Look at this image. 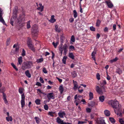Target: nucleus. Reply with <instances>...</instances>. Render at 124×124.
I'll return each mask as SVG.
<instances>
[{
  "label": "nucleus",
  "mask_w": 124,
  "mask_h": 124,
  "mask_svg": "<svg viewBox=\"0 0 124 124\" xmlns=\"http://www.w3.org/2000/svg\"><path fill=\"white\" fill-rule=\"evenodd\" d=\"M108 103L114 109V111L116 114L117 115H119L120 116L122 115V113L121 112L122 109L121 108V106L119 104L116 100H111L108 101Z\"/></svg>",
  "instance_id": "obj_1"
},
{
  "label": "nucleus",
  "mask_w": 124,
  "mask_h": 124,
  "mask_svg": "<svg viewBox=\"0 0 124 124\" xmlns=\"http://www.w3.org/2000/svg\"><path fill=\"white\" fill-rule=\"evenodd\" d=\"M38 92L40 93L43 94L45 95H46L48 99L50 101L51 99H55V95L53 93H46L42 92L41 90L39 89H37Z\"/></svg>",
  "instance_id": "obj_2"
},
{
  "label": "nucleus",
  "mask_w": 124,
  "mask_h": 124,
  "mask_svg": "<svg viewBox=\"0 0 124 124\" xmlns=\"http://www.w3.org/2000/svg\"><path fill=\"white\" fill-rule=\"evenodd\" d=\"M27 43L29 48L31 49L33 52H35V50L34 46L32 44V40L31 38L29 37L28 38Z\"/></svg>",
  "instance_id": "obj_3"
},
{
  "label": "nucleus",
  "mask_w": 124,
  "mask_h": 124,
  "mask_svg": "<svg viewBox=\"0 0 124 124\" xmlns=\"http://www.w3.org/2000/svg\"><path fill=\"white\" fill-rule=\"evenodd\" d=\"M32 64V63L31 61L24 62L22 66V68L23 70H24L26 69L30 68Z\"/></svg>",
  "instance_id": "obj_4"
},
{
  "label": "nucleus",
  "mask_w": 124,
  "mask_h": 124,
  "mask_svg": "<svg viewBox=\"0 0 124 124\" xmlns=\"http://www.w3.org/2000/svg\"><path fill=\"white\" fill-rule=\"evenodd\" d=\"M31 31L32 34L35 36L38 35L39 32V30L37 25L35 24L32 26L31 29Z\"/></svg>",
  "instance_id": "obj_5"
},
{
  "label": "nucleus",
  "mask_w": 124,
  "mask_h": 124,
  "mask_svg": "<svg viewBox=\"0 0 124 124\" xmlns=\"http://www.w3.org/2000/svg\"><path fill=\"white\" fill-rule=\"evenodd\" d=\"M96 91L99 94H103V91H105V87L104 86H101V87L97 85L96 86Z\"/></svg>",
  "instance_id": "obj_6"
},
{
  "label": "nucleus",
  "mask_w": 124,
  "mask_h": 124,
  "mask_svg": "<svg viewBox=\"0 0 124 124\" xmlns=\"http://www.w3.org/2000/svg\"><path fill=\"white\" fill-rule=\"evenodd\" d=\"M97 124H106L104 120L101 118H98L96 120Z\"/></svg>",
  "instance_id": "obj_7"
},
{
  "label": "nucleus",
  "mask_w": 124,
  "mask_h": 124,
  "mask_svg": "<svg viewBox=\"0 0 124 124\" xmlns=\"http://www.w3.org/2000/svg\"><path fill=\"white\" fill-rule=\"evenodd\" d=\"M62 46L63 51L64 50L63 54L65 55L68 51L67 49L68 48V46L66 44H64V45L62 44Z\"/></svg>",
  "instance_id": "obj_8"
},
{
  "label": "nucleus",
  "mask_w": 124,
  "mask_h": 124,
  "mask_svg": "<svg viewBox=\"0 0 124 124\" xmlns=\"http://www.w3.org/2000/svg\"><path fill=\"white\" fill-rule=\"evenodd\" d=\"M96 105H97V104H96ZM88 106L89 107H95L96 105V104L95 102L93 101H91L90 102V103H89Z\"/></svg>",
  "instance_id": "obj_9"
},
{
  "label": "nucleus",
  "mask_w": 124,
  "mask_h": 124,
  "mask_svg": "<svg viewBox=\"0 0 124 124\" xmlns=\"http://www.w3.org/2000/svg\"><path fill=\"white\" fill-rule=\"evenodd\" d=\"M96 53L95 51H93V52L91 54V56H92V59L94 60L95 61H96L95 54Z\"/></svg>",
  "instance_id": "obj_10"
},
{
  "label": "nucleus",
  "mask_w": 124,
  "mask_h": 124,
  "mask_svg": "<svg viewBox=\"0 0 124 124\" xmlns=\"http://www.w3.org/2000/svg\"><path fill=\"white\" fill-rule=\"evenodd\" d=\"M56 120V122L58 124H62L64 123L63 120H61V119L59 117H57Z\"/></svg>",
  "instance_id": "obj_11"
},
{
  "label": "nucleus",
  "mask_w": 124,
  "mask_h": 124,
  "mask_svg": "<svg viewBox=\"0 0 124 124\" xmlns=\"http://www.w3.org/2000/svg\"><path fill=\"white\" fill-rule=\"evenodd\" d=\"M58 115L60 117L63 118L64 116H65L66 114L64 112H59L58 113Z\"/></svg>",
  "instance_id": "obj_12"
},
{
  "label": "nucleus",
  "mask_w": 124,
  "mask_h": 124,
  "mask_svg": "<svg viewBox=\"0 0 124 124\" xmlns=\"http://www.w3.org/2000/svg\"><path fill=\"white\" fill-rule=\"evenodd\" d=\"M25 15L23 13V14L21 15L20 16V19L21 21H24L25 19Z\"/></svg>",
  "instance_id": "obj_13"
},
{
  "label": "nucleus",
  "mask_w": 124,
  "mask_h": 124,
  "mask_svg": "<svg viewBox=\"0 0 124 124\" xmlns=\"http://www.w3.org/2000/svg\"><path fill=\"white\" fill-rule=\"evenodd\" d=\"M59 89L60 93L61 94H62L64 90V88L62 85H60V86L59 87Z\"/></svg>",
  "instance_id": "obj_14"
},
{
  "label": "nucleus",
  "mask_w": 124,
  "mask_h": 124,
  "mask_svg": "<svg viewBox=\"0 0 124 124\" xmlns=\"http://www.w3.org/2000/svg\"><path fill=\"white\" fill-rule=\"evenodd\" d=\"M55 30L58 32H59L61 31V29H60V27H59L58 26L56 25L55 26Z\"/></svg>",
  "instance_id": "obj_15"
},
{
  "label": "nucleus",
  "mask_w": 124,
  "mask_h": 124,
  "mask_svg": "<svg viewBox=\"0 0 124 124\" xmlns=\"http://www.w3.org/2000/svg\"><path fill=\"white\" fill-rule=\"evenodd\" d=\"M25 74L26 76L29 78H30L31 77V75L29 72V70H27L25 72Z\"/></svg>",
  "instance_id": "obj_16"
},
{
  "label": "nucleus",
  "mask_w": 124,
  "mask_h": 124,
  "mask_svg": "<svg viewBox=\"0 0 124 124\" xmlns=\"http://www.w3.org/2000/svg\"><path fill=\"white\" fill-rule=\"evenodd\" d=\"M69 57L72 59V60H74L75 59V56L73 55V53H70L69 54Z\"/></svg>",
  "instance_id": "obj_17"
},
{
  "label": "nucleus",
  "mask_w": 124,
  "mask_h": 124,
  "mask_svg": "<svg viewBox=\"0 0 124 124\" xmlns=\"http://www.w3.org/2000/svg\"><path fill=\"white\" fill-rule=\"evenodd\" d=\"M106 3H107L108 6L109 8H111L113 7V5L112 3L110 2H108V1H106Z\"/></svg>",
  "instance_id": "obj_18"
},
{
  "label": "nucleus",
  "mask_w": 124,
  "mask_h": 124,
  "mask_svg": "<svg viewBox=\"0 0 124 124\" xmlns=\"http://www.w3.org/2000/svg\"><path fill=\"white\" fill-rule=\"evenodd\" d=\"M71 75L73 78L76 77L77 76V73L75 71H74L71 73Z\"/></svg>",
  "instance_id": "obj_19"
},
{
  "label": "nucleus",
  "mask_w": 124,
  "mask_h": 124,
  "mask_svg": "<svg viewBox=\"0 0 124 124\" xmlns=\"http://www.w3.org/2000/svg\"><path fill=\"white\" fill-rule=\"evenodd\" d=\"M0 22L2 23L4 25H6L5 22L2 17V16H0Z\"/></svg>",
  "instance_id": "obj_20"
},
{
  "label": "nucleus",
  "mask_w": 124,
  "mask_h": 124,
  "mask_svg": "<svg viewBox=\"0 0 124 124\" xmlns=\"http://www.w3.org/2000/svg\"><path fill=\"white\" fill-rule=\"evenodd\" d=\"M3 98L5 102V103H7L8 102V101L6 99L7 96L5 93H3Z\"/></svg>",
  "instance_id": "obj_21"
},
{
  "label": "nucleus",
  "mask_w": 124,
  "mask_h": 124,
  "mask_svg": "<svg viewBox=\"0 0 124 124\" xmlns=\"http://www.w3.org/2000/svg\"><path fill=\"white\" fill-rule=\"evenodd\" d=\"M18 61L19 64L20 65H21L22 64L23 60L22 57L21 56L20 57L18 58Z\"/></svg>",
  "instance_id": "obj_22"
},
{
  "label": "nucleus",
  "mask_w": 124,
  "mask_h": 124,
  "mask_svg": "<svg viewBox=\"0 0 124 124\" xmlns=\"http://www.w3.org/2000/svg\"><path fill=\"white\" fill-rule=\"evenodd\" d=\"M104 113L105 115L107 116H109L110 115V112L107 110H105L104 111Z\"/></svg>",
  "instance_id": "obj_23"
},
{
  "label": "nucleus",
  "mask_w": 124,
  "mask_h": 124,
  "mask_svg": "<svg viewBox=\"0 0 124 124\" xmlns=\"http://www.w3.org/2000/svg\"><path fill=\"white\" fill-rule=\"evenodd\" d=\"M54 15L51 16V19L50 20V22L53 23H54L56 21L55 19L54 18Z\"/></svg>",
  "instance_id": "obj_24"
},
{
  "label": "nucleus",
  "mask_w": 124,
  "mask_h": 124,
  "mask_svg": "<svg viewBox=\"0 0 124 124\" xmlns=\"http://www.w3.org/2000/svg\"><path fill=\"white\" fill-rule=\"evenodd\" d=\"M89 100H91L93 98V93L91 92H90L89 93Z\"/></svg>",
  "instance_id": "obj_25"
},
{
  "label": "nucleus",
  "mask_w": 124,
  "mask_h": 124,
  "mask_svg": "<svg viewBox=\"0 0 124 124\" xmlns=\"http://www.w3.org/2000/svg\"><path fill=\"white\" fill-rule=\"evenodd\" d=\"M100 100L101 102H103L104 101L105 99V97L103 95L99 97Z\"/></svg>",
  "instance_id": "obj_26"
},
{
  "label": "nucleus",
  "mask_w": 124,
  "mask_h": 124,
  "mask_svg": "<svg viewBox=\"0 0 124 124\" xmlns=\"http://www.w3.org/2000/svg\"><path fill=\"white\" fill-rule=\"evenodd\" d=\"M34 118L36 120V123L39 124L40 121V119L37 117H35Z\"/></svg>",
  "instance_id": "obj_27"
},
{
  "label": "nucleus",
  "mask_w": 124,
  "mask_h": 124,
  "mask_svg": "<svg viewBox=\"0 0 124 124\" xmlns=\"http://www.w3.org/2000/svg\"><path fill=\"white\" fill-rule=\"evenodd\" d=\"M6 119L7 121L8 122L9 121H12V118L11 116H8L6 117Z\"/></svg>",
  "instance_id": "obj_28"
},
{
  "label": "nucleus",
  "mask_w": 124,
  "mask_h": 124,
  "mask_svg": "<svg viewBox=\"0 0 124 124\" xmlns=\"http://www.w3.org/2000/svg\"><path fill=\"white\" fill-rule=\"evenodd\" d=\"M67 58V57L66 56H64L63 57V58L62 59V63L64 64H65L66 63V60Z\"/></svg>",
  "instance_id": "obj_29"
},
{
  "label": "nucleus",
  "mask_w": 124,
  "mask_h": 124,
  "mask_svg": "<svg viewBox=\"0 0 124 124\" xmlns=\"http://www.w3.org/2000/svg\"><path fill=\"white\" fill-rule=\"evenodd\" d=\"M73 14L74 17V18H76L78 16V13L76 10H74L73 11Z\"/></svg>",
  "instance_id": "obj_30"
},
{
  "label": "nucleus",
  "mask_w": 124,
  "mask_h": 124,
  "mask_svg": "<svg viewBox=\"0 0 124 124\" xmlns=\"http://www.w3.org/2000/svg\"><path fill=\"white\" fill-rule=\"evenodd\" d=\"M21 108H23L25 105V100H21Z\"/></svg>",
  "instance_id": "obj_31"
},
{
  "label": "nucleus",
  "mask_w": 124,
  "mask_h": 124,
  "mask_svg": "<svg viewBox=\"0 0 124 124\" xmlns=\"http://www.w3.org/2000/svg\"><path fill=\"white\" fill-rule=\"evenodd\" d=\"M116 72L119 74H120L122 73V70L118 68L116 69Z\"/></svg>",
  "instance_id": "obj_32"
},
{
  "label": "nucleus",
  "mask_w": 124,
  "mask_h": 124,
  "mask_svg": "<svg viewBox=\"0 0 124 124\" xmlns=\"http://www.w3.org/2000/svg\"><path fill=\"white\" fill-rule=\"evenodd\" d=\"M40 100L39 99H37L35 101V103L37 105H40L41 104L40 103Z\"/></svg>",
  "instance_id": "obj_33"
},
{
  "label": "nucleus",
  "mask_w": 124,
  "mask_h": 124,
  "mask_svg": "<svg viewBox=\"0 0 124 124\" xmlns=\"http://www.w3.org/2000/svg\"><path fill=\"white\" fill-rule=\"evenodd\" d=\"M74 87H73V89H76L78 88V85L77 83V82H76V83H75L73 84Z\"/></svg>",
  "instance_id": "obj_34"
},
{
  "label": "nucleus",
  "mask_w": 124,
  "mask_h": 124,
  "mask_svg": "<svg viewBox=\"0 0 124 124\" xmlns=\"http://www.w3.org/2000/svg\"><path fill=\"white\" fill-rule=\"evenodd\" d=\"M43 58H41L37 59L36 62L38 63H39L43 62Z\"/></svg>",
  "instance_id": "obj_35"
},
{
  "label": "nucleus",
  "mask_w": 124,
  "mask_h": 124,
  "mask_svg": "<svg viewBox=\"0 0 124 124\" xmlns=\"http://www.w3.org/2000/svg\"><path fill=\"white\" fill-rule=\"evenodd\" d=\"M55 112H49L48 113V115L52 117H54V114L55 113Z\"/></svg>",
  "instance_id": "obj_36"
},
{
  "label": "nucleus",
  "mask_w": 124,
  "mask_h": 124,
  "mask_svg": "<svg viewBox=\"0 0 124 124\" xmlns=\"http://www.w3.org/2000/svg\"><path fill=\"white\" fill-rule=\"evenodd\" d=\"M107 83L105 80L103 81L102 83H101V85H100V86H104V85H105Z\"/></svg>",
  "instance_id": "obj_37"
},
{
  "label": "nucleus",
  "mask_w": 124,
  "mask_h": 124,
  "mask_svg": "<svg viewBox=\"0 0 124 124\" xmlns=\"http://www.w3.org/2000/svg\"><path fill=\"white\" fill-rule=\"evenodd\" d=\"M62 48V44L61 45L60 47L59 48V50L60 51V54H61V56L62 55V54L63 50Z\"/></svg>",
  "instance_id": "obj_38"
},
{
  "label": "nucleus",
  "mask_w": 124,
  "mask_h": 124,
  "mask_svg": "<svg viewBox=\"0 0 124 124\" xmlns=\"http://www.w3.org/2000/svg\"><path fill=\"white\" fill-rule=\"evenodd\" d=\"M5 90V88L4 87H2L1 88H0V92L1 93H4V92Z\"/></svg>",
  "instance_id": "obj_39"
},
{
  "label": "nucleus",
  "mask_w": 124,
  "mask_h": 124,
  "mask_svg": "<svg viewBox=\"0 0 124 124\" xmlns=\"http://www.w3.org/2000/svg\"><path fill=\"white\" fill-rule=\"evenodd\" d=\"M11 65L16 71H17L18 70V69L16 67V65L13 63H11Z\"/></svg>",
  "instance_id": "obj_40"
},
{
  "label": "nucleus",
  "mask_w": 124,
  "mask_h": 124,
  "mask_svg": "<svg viewBox=\"0 0 124 124\" xmlns=\"http://www.w3.org/2000/svg\"><path fill=\"white\" fill-rule=\"evenodd\" d=\"M118 60V58L117 57H116L115 58L113 59L110 61V62L111 63H112L114 62H116Z\"/></svg>",
  "instance_id": "obj_41"
},
{
  "label": "nucleus",
  "mask_w": 124,
  "mask_h": 124,
  "mask_svg": "<svg viewBox=\"0 0 124 124\" xmlns=\"http://www.w3.org/2000/svg\"><path fill=\"white\" fill-rule=\"evenodd\" d=\"M109 119L110 122L113 123H114L115 122L116 120L114 119L112 117L109 118Z\"/></svg>",
  "instance_id": "obj_42"
},
{
  "label": "nucleus",
  "mask_w": 124,
  "mask_h": 124,
  "mask_svg": "<svg viewBox=\"0 0 124 124\" xmlns=\"http://www.w3.org/2000/svg\"><path fill=\"white\" fill-rule=\"evenodd\" d=\"M101 23V21L99 19L97 20L96 23V26L97 27H99Z\"/></svg>",
  "instance_id": "obj_43"
},
{
  "label": "nucleus",
  "mask_w": 124,
  "mask_h": 124,
  "mask_svg": "<svg viewBox=\"0 0 124 124\" xmlns=\"http://www.w3.org/2000/svg\"><path fill=\"white\" fill-rule=\"evenodd\" d=\"M23 89L22 88H20L19 89V92L21 94H22L23 93Z\"/></svg>",
  "instance_id": "obj_44"
},
{
  "label": "nucleus",
  "mask_w": 124,
  "mask_h": 124,
  "mask_svg": "<svg viewBox=\"0 0 124 124\" xmlns=\"http://www.w3.org/2000/svg\"><path fill=\"white\" fill-rule=\"evenodd\" d=\"M10 39L9 38L7 39L6 43L7 46H8L9 44L10 43Z\"/></svg>",
  "instance_id": "obj_45"
},
{
  "label": "nucleus",
  "mask_w": 124,
  "mask_h": 124,
  "mask_svg": "<svg viewBox=\"0 0 124 124\" xmlns=\"http://www.w3.org/2000/svg\"><path fill=\"white\" fill-rule=\"evenodd\" d=\"M71 40L73 42H74L75 41V39L74 36L72 35L71 37Z\"/></svg>",
  "instance_id": "obj_46"
},
{
  "label": "nucleus",
  "mask_w": 124,
  "mask_h": 124,
  "mask_svg": "<svg viewBox=\"0 0 124 124\" xmlns=\"http://www.w3.org/2000/svg\"><path fill=\"white\" fill-rule=\"evenodd\" d=\"M43 71L45 73H47V71L46 70V68L44 67L43 69Z\"/></svg>",
  "instance_id": "obj_47"
},
{
  "label": "nucleus",
  "mask_w": 124,
  "mask_h": 124,
  "mask_svg": "<svg viewBox=\"0 0 124 124\" xmlns=\"http://www.w3.org/2000/svg\"><path fill=\"white\" fill-rule=\"evenodd\" d=\"M96 77L97 79L98 80H99L100 79V75L98 73L96 75Z\"/></svg>",
  "instance_id": "obj_48"
},
{
  "label": "nucleus",
  "mask_w": 124,
  "mask_h": 124,
  "mask_svg": "<svg viewBox=\"0 0 124 124\" xmlns=\"http://www.w3.org/2000/svg\"><path fill=\"white\" fill-rule=\"evenodd\" d=\"M22 55L23 56H24L25 55V51L24 49H23Z\"/></svg>",
  "instance_id": "obj_49"
},
{
  "label": "nucleus",
  "mask_w": 124,
  "mask_h": 124,
  "mask_svg": "<svg viewBox=\"0 0 124 124\" xmlns=\"http://www.w3.org/2000/svg\"><path fill=\"white\" fill-rule=\"evenodd\" d=\"M119 122L121 124H124V121L122 119H119Z\"/></svg>",
  "instance_id": "obj_50"
},
{
  "label": "nucleus",
  "mask_w": 124,
  "mask_h": 124,
  "mask_svg": "<svg viewBox=\"0 0 124 124\" xmlns=\"http://www.w3.org/2000/svg\"><path fill=\"white\" fill-rule=\"evenodd\" d=\"M58 43L57 42L56 43H55L54 42H53L52 43L53 45L55 48H56V47Z\"/></svg>",
  "instance_id": "obj_51"
},
{
  "label": "nucleus",
  "mask_w": 124,
  "mask_h": 124,
  "mask_svg": "<svg viewBox=\"0 0 124 124\" xmlns=\"http://www.w3.org/2000/svg\"><path fill=\"white\" fill-rule=\"evenodd\" d=\"M90 29L92 31H94L95 30V28L93 26L90 27Z\"/></svg>",
  "instance_id": "obj_52"
},
{
  "label": "nucleus",
  "mask_w": 124,
  "mask_h": 124,
  "mask_svg": "<svg viewBox=\"0 0 124 124\" xmlns=\"http://www.w3.org/2000/svg\"><path fill=\"white\" fill-rule=\"evenodd\" d=\"M25 96L24 95V93H23L21 95V100H25Z\"/></svg>",
  "instance_id": "obj_53"
},
{
  "label": "nucleus",
  "mask_w": 124,
  "mask_h": 124,
  "mask_svg": "<svg viewBox=\"0 0 124 124\" xmlns=\"http://www.w3.org/2000/svg\"><path fill=\"white\" fill-rule=\"evenodd\" d=\"M44 109L46 110H47L48 109V107L46 104H45L44 106Z\"/></svg>",
  "instance_id": "obj_54"
},
{
  "label": "nucleus",
  "mask_w": 124,
  "mask_h": 124,
  "mask_svg": "<svg viewBox=\"0 0 124 124\" xmlns=\"http://www.w3.org/2000/svg\"><path fill=\"white\" fill-rule=\"evenodd\" d=\"M70 49H71L72 50H75V48L74 46H70L69 47Z\"/></svg>",
  "instance_id": "obj_55"
},
{
  "label": "nucleus",
  "mask_w": 124,
  "mask_h": 124,
  "mask_svg": "<svg viewBox=\"0 0 124 124\" xmlns=\"http://www.w3.org/2000/svg\"><path fill=\"white\" fill-rule=\"evenodd\" d=\"M39 7H41V11H42L44 9V7L43 6H42V4L41 3H39Z\"/></svg>",
  "instance_id": "obj_56"
},
{
  "label": "nucleus",
  "mask_w": 124,
  "mask_h": 124,
  "mask_svg": "<svg viewBox=\"0 0 124 124\" xmlns=\"http://www.w3.org/2000/svg\"><path fill=\"white\" fill-rule=\"evenodd\" d=\"M51 52H52V59L53 60V61H54V57L55 54H54V53L53 51H52Z\"/></svg>",
  "instance_id": "obj_57"
},
{
  "label": "nucleus",
  "mask_w": 124,
  "mask_h": 124,
  "mask_svg": "<svg viewBox=\"0 0 124 124\" xmlns=\"http://www.w3.org/2000/svg\"><path fill=\"white\" fill-rule=\"evenodd\" d=\"M36 85L39 86H41L42 85V84H41L39 82H37L36 84Z\"/></svg>",
  "instance_id": "obj_58"
},
{
  "label": "nucleus",
  "mask_w": 124,
  "mask_h": 124,
  "mask_svg": "<svg viewBox=\"0 0 124 124\" xmlns=\"http://www.w3.org/2000/svg\"><path fill=\"white\" fill-rule=\"evenodd\" d=\"M86 112L88 113H90L91 111V109L90 108H86Z\"/></svg>",
  "instance_id": "obj_59"
},
{
  "label": "nucleus",
  "mask_w": 124,
  "mask_h": 124,
  "mask_svg": "<svg viewBox=\"0 0 124 124\" xmlns=\"http://www.w3.org/2000/svg\"><path fill=\"white\" fill-rule=\"evenodd\" d=\"M56 78L60 83L62 82V79L60 78L57 77H56Z\"/></svg>",
  "instance_id": "obj_60"
},
{
  "label": "nucleus",
  "mask_w": 124,
  "mask_h": 124,
  "mask_svg": "<svg viewBox=\"0 0 124 124\" xmlns=\"http://www.w3.org/2000/svg\"><path fill=\"white\" fill-rule=\"evenodd\" d=\"M19 48L18 47H16V48L15 53H18L19 50Z\"/></svg>",
  "instance_id": "obj_61"
},
{
  "label": "nucleus",
  "mask_w": 124,
  "mask_h": 124,
  "mask_svg": "<svg viewBox=\"0 0 124 124\" xmlns=\"http://www.w3.org/2000/svg\"><path fill=\"white\" fill-rule=\"evenodd\" d=\"M39 80L40 82L42 83H44V81L43 79L41 77H40L39 78Z\"/></svg>",
  "instance_id": "obj_62"
},
{
  "label": "nucleus",
  "mask_w": 124,
  "mask_h": 124,
  "mask_svg": "<svg viewBox=\"0 0 124 124\" xmlns=\"http://www.w3.org/2000/svg\"><path fill=\"white\" fill-rule=\"evenodd\" d=\"M106 78H107V79L108 80H110L111 79L110 77V76H109L108 75V74H107V76L106 77Z\"/></svg>",
  "instance_id": "obj_63"
},
{
  "label": "nucleus",
  "mask_w": 124,
  "mask_h": 124,
  "mask_svg": "<svg viewBox=\"0 0 124 124\" xmlns=\"http://www.w3.org/2000/svg\"><path fill=\"white\" fill-rule=\"evenodd\" d=\"M116 25L114 24L113 26V30L114 31H115L116 29Z\"/></svg>",
  "instance_id": "obj_64"
}]
</instances>
